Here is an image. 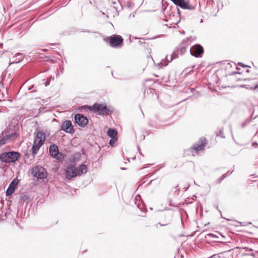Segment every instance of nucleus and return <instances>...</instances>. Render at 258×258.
Listing matches in <instances>:
<instances>
[{
  "instance_id": "1",
  "label": "nucleus",
  "mask_w": 258,
  "mask_h": 258,
  "mask_svg": "<svg viewBox=\"0 0 258 258\" xmlns=\"http://www.w3.org/2000/svg\"><path fill=\"white\" fill-rule=\"evenodd\" d=\"M45 138V134L42 131L38 132L36 134L35 133V139L32 148L33 156L37 154L40 147L43 145Z\"/></svg>"
},
{
  "instance_id": "2",
  "label": "nucleus",
  "mask_w": 258,
  "mask_h": 258,
  "mask_svg": "<svg viewBox=\"0 0 258 258\" xmlns=\"http://www.w3.org/2000/svg\"><path fill=\"white\" fill-rule=\"evenodd\" d=\"M88 108L89 110L97 112V114L100 115H107L111 113L112 111L104 104L95 103L92 106H88Z\"/></svg>"
},
{
  "instance_id": "3",
  "label": "nucleus",
  "mask_w": 258,
  "mask_h": 258,
  "mask_svg": "<svg viewBox=\"0 0 258 258\" xmlns=\"http://www.w3.org/2000/svg\"><path fill=\"white\" fill-rule=\"evenodd\" d=\"M18 135L15 131L7 128L2 132L0 137V147L4 145L8 141H12L16 139Z\"/></svg>"
},
{
  "instance_id": "4",
  "label": "nucleus",
  "mask_w": 258,
  "mask_h": 258,
  "mask_svg": "<svg viewBox=\"0 0 258 258\" xmlns=\"http://www.w3.org/2000/svg\"><path fill=\"white\" fill-rule=\"evenodd\" d=\"M20 157V154L18 152L12 151L4 152L0 155L1 160L5 163L15 162Z\"/></svg>"
},
{
  "instance_id": "5",
  "label": "nucleus",
  "mask_w": 258,
  "mask_h": 258,
  "mask_svg": "<svg viewBox=\"0 0 258 258\" xmlns=\"http://www.w3.org/2000/svg\"><path fill=\"white\" fill-rule=\"evenodd\" d=\"M187 40H183L180 45L170 55V60L168 62L178 57L179 55L183 54L186 51V46L187 45Z\"/></svg>"
},
{
  "instance_id": "6",
  "label": "nucleus",
  "mask_w": 258,
  "mask_h": 258,
  "mask_svg": "<svg viewBox=\"0 0 258 258\" xmlns=\"http://www.w3.org/2000/svg\"><path fill=\"white\" fill-rule=\"evenodd\" d=\"M32 173L38 179H43L47 176L46 170L42 166H37L32 168Z\"/></svg>"
},
{
  "instance_id": "7",
  "label": "nucleus",
  "mask_w": 258,
  "mask_h": 258,
  "mask_svg": "<svg viewBox=\"0 0 258 258\" xmlns=\"http://www.w3.org/2000/svg\"><path fill=\"white\" fill-rule=\"evenodd\" d=\"M109 38V45L112 47H118L122 46L123 39L118 35H112Z\"/></svg>"
},
{
  "instance_id": "8",
  "label": "nucleus",
  "mask_w": 258,
  "mask_h": 258,
  "mask_svg": "<svg viewBox=\"0 0 258 258\" xmlns=\"http://www.w3.org/2000/svg\"><path fill=\"white\" fill-rule=\"evenodd\" d=\"M175 5L183 9L192 10L194 7L190 4L189 0H170Z\"/></svg>"
},
{
  "instance_id": "9",
  "label": "nucleus",
  "mask_w": 258,
  "mask_h": 258,
  "mask_svg": "<svg viewBox=\"0 0 258 258\" xmlns=\"http://www.w3.org/2000/svg\"><path fill=\"white\" fill-rule=\"evenodd\" d=\"M60 127L61 130L68 134H72L75 131L71 121L69 120H66L62 122Z\"/></svg>"
},
{
  "instance_id": "10",
  "label": "nucleus",
  "mask_w": 258,
  "mask_h": 258,
  "mask_svg": "<svg viewBox=\"0 0 258 258\" xmlns=\"http://www.w3.org/2000/svg\"><path fill=\"white\" fill-rule=\"evenodd\" d=\"M190 52L192 56L196 57H200L202 56L204 52V49L201 45L196 44L190 48Z\"/></svg>"
},
{
  "instance_id": "11",
  "label": "nucleus",
  "mask_w": 258,
  "mask_h": 258,
  "mask_svg": "<svg viewBox=\"0 0 258 258\" xmlns=\"http://www.w3.org/2000/svg\"><path fill=\"white\" fill-rule=\"evenodd\" d=\"M75 122L81 127H85L88 122V118L82 114H77L74 116Z\"/></svg>"
},
{
  "instance_id": "12",
  "label": "nucleus",
  "mask_w": 258,
  "mask_h": 258,
  "mask_svg": "<svg viewBox=\"0 0 258 258\" xmlns=\"http://www.w3.org/2000/svg\"><path fill=\"white\" fill-rule=\"evenodd\" d=\"M78 175L77 173V168L74 166L69 167L66 172V176L68 179H71L72 178Z\"/></svg>"
},
{
  "instance_id": "13",
  "label": "nucleus",
  "mask_w": 258,
  "mask_h": 258,
  "mask_svg": "<svg viewBox=\"0 0 258 258\" xmlns=\"http://www.w3.org/2000/svg\"><path fill=\"white\" fill-rule=\"evenodd\" d=\"M18 183V181L16 178L13 179V180L10 184V185L7 190V191H6L7 196H11V195H12L14 193L15 189H16V188L17 186Z\"/></svg>"
},
{
  "instance_id": "14",
  "label": "nucleus",
  "mask_w": 258,
  "mask_h": 258,
  "mask_svg": "<svg viewBox=\"0 0 258 258\" xmlns=\"http://www.w3.org/2000/svg\"><path fill=\"white\" fill-rule=\"evenodd\" d=\"M50 155L55 159H58V150L56 145H52L49 147Z\"/></svg>"
},
{
  "instance_id": "15",
  "label": "nucleus",
  "mask_w": 258,
  "mask_h": 258,
  "mask_svg": "<svg viewBox=\"0 0 258 258\" xmlns=\"http://www.w3.org/2000/svg\"><path fill=\"white\" fill-rule=\"evenodd\" d=\"M204 147L205 144L203 142L200 144L195 145L194 147L191 148L194 150L192 151L193 155H195L194 153H197L199 151L202 150Z\"/></svg>"
},
{
  "instance_id": "16",
  "label": "nucleus",
  "mask_w": 258,
  "mask_h": 258,
  "mask_svg": "<svg viewBox=\"0 0 258 258\" xmlns=\"http://www.w3.org/2000/svg\"><path fill=\"white\" fill-rule=\"evenodd\" d=\"M87 172V166L84 164H82L77 168V173L78 175H81L86 173Z\"/></svg>"
},
{
  "instance_id": "17",
  "label": "nucleus",
  "mask_w": 258,
  "mask_h": 258,
  "mask_svg": "<svg viewBox=\"0 0 258 258\" xmlns=\"http://www.w3.org/2000/svg\"><path fill=\"white\" fill-rule=\"evenodd\" d=\"M107 135L111 139H114V140H117V132L115 130L112 128L109 129L107 132Z\"/></svg>"
},
{
  "instance_id": "18",
  "label": "nucleus",
  "mask_w": 258,
  "mask_h": 258,
  "mask_svg": "<svg viewBox=\"0 0 258 258\" xmlns=\"http://www.w3.org/2000/svg\"><path fill=\"white\" fill-rule=\"evenodd\" d=\"M243 86L246 89H249L251 90H255L257 88H258V84H256L253 87H249V86L248 85H243Z\"/></svg>"
},
{
  "instance_id": "19",
  "label": "nucleus",
  "mask_w": 258,
  "mask_h": 258,
  "mask_svg": "<svg viewBox=\"0 0 258 258\" xmlns=\"http://www.w3.org/2000/svg\"><path fill=\"white\" fill-rule=\"evenodd\" d=\"M231 173H232V172H227L226 174H223L222 175V176L221 177V180H222L226 177L229 176V175H230L231 174Z\"/></svg>"
},
{
  "instance_id": "20",
  "label": "nucleus",
  "mask_w": 258,
  "mask_h": 258,
  "mask_svg": "<svg viewBox=\"0 0 258 258\" xmlns=\"http://www.w3.org/2000/svg\"><path fill=\"white\" fill-rule=\"evenodd\" d=\"M217 136H220L221 137L224 138L225 137L223 136V132L222 130H220L219 133L217 134Z\"/></svg>"
},
{
  "instance_id": "21",
  "label": "nucleus",
  "mask_w": 258,
  "mask_h": 258,
  "mask_svg": "<svg viewBox=\"0 0 258 258\" xmlns=\"http://www.w3.org/2000/svg\"><path fill=\"white\" fill-rule=\"evenodd\" d=\"M238 66H239L242 67H243V68H247V67H249L248 66L245 65V64H243V63H242V62H238Z\"/></svg>"
},
{
  "instance_id": "22",
  "label": "nucleus",
  "mask_w": 258,
  "mask_h": 258,
  "mask_svg": "<svg viewBox=\"0 0 258 258\" xmlns=\"http://www.w3.org/2000/svg\"><path fill=\"white\" fill-rule=\"evenodd\" d=\"M116 140H114V139H111L110 141H109V144L110 145H113V144H114V142Z\"/></svg>"
},
{
  "instance_id": "23",
  "label": "nucleus",
  "mask_w": 258,
  "mask_h": 258,
  "mask_svg": "<svg viewBox=\"0 0 258 258\" xmlns=\"http://www.w3.org/2000/svg\"><path fill=\"white\" fill-rule=\"evenodd\" d=\"M207 235L210 237H216V236L215 235H214V234H212V233L208 234Z\"/></svg>"
},
{
  "instance_id": "24",
  "label": "nucleus",
  "mask_w": 258,
  "mask_h": 258,
  "mask_svg": "<svg viewBox=\"0 0 258 258\" xmlns=\"http://www.w3.org/2000/svg\"><path fill=\"white\" fill-rule=\"evenodd\" d=\"M220 257L219 256H218V254H214L213 255H212L211 256L208 257V258H216V257Z\"/></svg>"
},
{
  "instance_id": "25",
  "label": "nucleus",
  "mask_w": 258,
  "mask_h": 258,
  "mask_svg": "<svg viewBox=\"0 0 258 258\" xmlns=\"http://www.w3.org/2000/svg\"><path fill=\"white\" fill-rule=\"evenodd\" d=\"M169 223H170V222H169L168 223H165V224H161V223H159L158 224H159L160 226H165V225H168Z\"/></svg>"
},
{
  "instance_id": "26",
  "label": "nucleus",
  "mask_w": 258,
  "mask_h": 258,
  "mask_svg": "<svg viewBox=\"0 0 258 258\" xmlns=\"http://www.w3.org/2000/svg\"><path fill=\"white\" fill-rule=\"evenodd\" d=\"M255 145H257V143H256V142H253V143H252V147H254V146H255Z\"/></svg>"
},
{
  "instance_id": "27",
  "label": "nucleus",
  "mask_w": 258,
  "mask_h": 258,
  "mask_svg": "<svg viewBox=\"0 0 258 258\" xmlns=\"http://www.w3.org/2000/svg\"><path fill=\"white\" fill-rule=\"evenodd\" d=\"M3 46V44L2 43H0V49L2 48Z\"/></svg>"
},
{
  "instance_id": "28",
  "label": "nucleus",
  "mask_w": 258,
  "mask_h": 258,
  "mask_svg": "<svg viewBox=\"0 0 258 258\" xmlns=\"http://www.w3.org/2000/svg\"><path fill=\"white\" fill-rule=\"evenodd\" d=\"M22 54H21V53H18L17 54V56H22Z\"/></svg>"
},
{
  "instance_id": "29",
  "label": "nucleus",
  "mask_w": 258,
  "mask_h": 258,
  "mask_svg": "<svg viewBox=\"0 0 258 258\" xmlns=\"http://www.w3.org/2000/svg\"><path fill=\"white\" fill-rule=\"evenodd\" d=\"M42 51H47V50L46 49H42Z\"/></svg>"
},
{
  "instance_id": "30",
  "label": "nucleus",
  "mask_w": 258,
  "mask_h": 258,
  "mask_svg": "<svg viewBox=\"0 0 258 258\" xmlns=\"http://www.w3.org/2000/svg\"><path fill=\"white\" fill-rule=\"evenodd\" d=\"M239 72H237L233 73V74H239Z\"/></svg>"
},
{
  "instance_id": "31",
  "label": "nucleus",
  "mask_w": 258,
  "mask_h": 258,
  "mask_svg": "<svg viewBox=\"0 0 258 258\" xmlns=\"http://www.w3.org/2000/svg\"><path fill=\"white\" fill-rule=\"evenodd\" d=\"M139 43L141 44H143V42H141L140 41H139Z\"/></svg>"
},
{
  "instance_id": "32",
  "label": "nucleus",
  "mask_w": 258,
  "mask_h": 258,
  "mask_svg": "<svg viewBox=\"0 0 258 258\" xmlns=\"http://www.w3.org/2000/svg\"><path fill=\"white\" fill-rule=\"evenodd\" d=\"M201 23H202V22H203V19H201Z\"/></svg>"
},
{
  "instance_id": "33",
  "label": "nucleus",
  "mask_w": 258,
  "mask_h": 258,
  "mask_svg": "<svg viewBox=\"0 0 258 258\" xmlns=\"http://www.w3.org/2000/svg\"><path fill=\"white\" fill-rule=\"evenodd\" d=\"M168 55H167V56H166V58H167V59H168Z\"/></svg>"
},
{
  "instance_id": "34",
  "label": "nucleus",
  "mask_w": 258,
  "mask_h": 258,
  "mask_svg": "<svg viewBox=\"0 0 258 258\" xmlns=\"http://www.w3.org/2000/svg\"><path fill=\"white\" fill-rule=\"evenodd\" d=\"M249 72V70H248L246 71V72H247V73H248Z\"/></svg>"
}]
</instances>
